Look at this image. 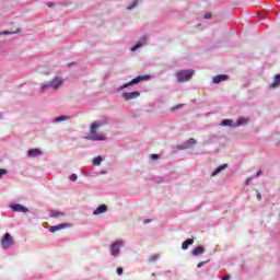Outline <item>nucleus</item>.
Segmentation results:
<instances>
[{
	"instance_id": "f257e3e1",
	"label": "nucleus",
	"mask_w": 280,
	"mask_h": 280,
	"mask_svg": "<svg viewBox=\"0 0 280 280\" xmlns=\"http://www.w3.org/2000/svg\"><path fill=\"white\" fill-rule=\"evenodd\" d=\"M106 120H96L94 121L91 127H90V136L86 137L89 141H105L106 140V135L103 132L97 133V129L102 128V126H106Z\"/></svg>"
},
{
	"instance_id": "f03ea898",
	"label": "nucleus",
	"mask_w": 280,
	"mask_h": 280,
	"mask_svg": "<svg viewBox=\"0 0 280 280\" xmlns=\"http://www.w3.org/2000/svg\"><path fill=\"white\" fill-rule=\"evenodd\" d=\"M177 81L189 82L194 78V70H179L176 72Z\"/></svg>"
},
{
	"instance_id": "7ed1b4c3",
	"label": "nucleus",
	"mask_w": 280,
	"mask_h": 280,
	"mask_svg": "<svg viewBox=\"0 0 280 280\" xmlns=\"http://www.w3.org/2000/svg\"><path fill=\"white\" fill-rule=\"evenodd\" d=\"M145 80H150V77H148V75L137 77V78L132 79L131 81H129L128 83L121 85L118 89V91H124V89H128V86H132L135 84H139V82H145Z\"/></svg>"
},
{
	"instance_id": "20e7f679",
	"label": "nucleus",
	"mask_w": 280,
	"mask_h": 280,
	"mask_svg": "<svg viewBox=\"0 0 280 280\" xmlns=\"http://www.w3.org/2000/svg\"><path fill=\"white\" fill-rule=\"evenodd\" d=\"M121 246H124V241H116V242L112 243L110 255H113V257H117V255H119V253H120Z\"/></svg>"
},
{
	"instance_id": "39448f33",
	"label": "nucleus",
	"mask_w": 280,
	"mask_h": 280,
	"mask_svg": "<svg viewBox=\"0 0 280 280\" xmlns=\"http://www.w3.org/2000/svg\"><path fill=\"white\" fill-rule=\"evenodd\" d=\"M14 244V238L10 233H5L3 238L1 240V246L2 248H10Z\"/></svg>"
},
{
	"instance_id": "423d86ee",
	"label": "nucleus",
	"mask_w": 280,
	"mask_h": 280,
	"mask_svg": "<svg viewBox=\"0 0 280 280\" xmlns=\"http://www.w3.org/2000/svg\"><path fill=\"white\" fill-rule=\"evenodd\" d=\"M50 88L54 89L55 91H58V89L60 86H62V84H65V79L60 78V77H56L54 78L50 82Z\"/></svg>"
},
{
	"instance_id": "0eeeda50",
	"label": "nucleus",
	"mask_w": 280,
	"mask_h": 280,
	"mask_svg": "<svg viewBox=\"0 0 280 280\" xmlns=\"http://www.w3.org/2000/svg\"><path fill=\"white\" fill-rule=\"evenodd\" d=\"M139 95H141V92L136 91V92H127L122 94L124 100H126V102H129V100H137V97H139Z\"/></svg>"
},
{
	"instance_id": "6e6552de",
	"label": "nucleus",
	"mask_w": 280,
	"mask_h": 280,
	"mask_svg": "<svg viewBox=\"0 0 280 280\" xmlns=\"http://www.w3.org/2000/svg\"><path fill=\"white\" fill-rule=\"evenodd\" d=\"M107 211L108 207L106 205H101L93 211V215H102V213H106Z\"/></svg>"
},
{
	"instance_id": "1a4fd4ad",
	"label": "nucleus",
	"mask_w": 280,
	"mask_h": 280,
	"mask_svg": "<svg viewBox=\"0 0 280 280\" xmlns=\"http://www.w3.org/2000/svg\"><path fill=\"white\" fill-rule=\"evenodd\" d=\"M226 80H229V75L218 74L213 78V84H220V82H226Z\"/></svg>"
},
{
	"instance_id": "9d476101",
	"label": "nucleus",
	"mask_w": 280,
	"mask_h": 280,
	"mask_svg": "<svg viewBox=\"0 0 280 280\" xmlns=\"http://www.w3.org/2000/svg\"><path fill=\"white\" fill-rule=\"evenodd\" d=\"M148 43V37H142L140 42H138L133 47H131V51H137L140 47H143Z\"/></svg>"
},
{
	"instance_id": "9b49d317",
	"label": "nucleus",
	"mask_w": 280,
	"mask_h": 280,
	"mask_svg": "<svg viewBox=\"0 0 280 280\" xmlns=\"http://www.w3.org/2000/svg\"><path fill=\"white\" fill-rule=\"evenodd\" d=\"M13 211H18L20 213H27L28 209L27 207L21 206V205H14L12 206Z\"/></svg>"
},
{
	"instance_id": "f8f14e48",
	"label": "nucleus",
	"mask_w": 280,
	"mask_h": 280,
	"mask_svg": "<svg viewBox=\"0 0 280 280\" xmlns=\"http://www.w3.org/2000/svg\"><path fill=\"white\" fill-rule=\"evenodd\" d=\"M280 86V74H276L273 78V82L270 84L271 89H277Z\"/></svg>"
},
{
	"instance_id": "ddd939ff",
	"label": "nucleus",
	"mask_w": 280,
	"mask_h": 280,
	"mask_svg": "<svg viewBox=\"0 0 280 280\" xmlns=\"http://www.w3.org/2000/svg\"><path fill=\"white\" fill-rule=\"evenodd\" d=\"M202 253H205V247L202 246H197L192 249V255L195 257H198V255H202Z\"/></svg>"
},
{
	"instance_id": "4468645a",
	"label": "nucleus",
	"mask_w": 280,
	"mask_h": 280,
	"mask_svg": "<svg viewBox=\"0 0 280 280\" xmlns=\"http://www.w3.org/2000/svg\"><path fill=\"white\" fill-rule=\"evenodd\" d=\"M39 154H40L39 149H31V150H28V152H27V155H28L31 159H34V156H39Z\"/></svg>"
},
{
	"instance_id": "2eb2a0df",
	"label": "nucleus",
	"mask_w": 280,
	"mask_h": 280,
	"mask_svg": "<svg viewBox=\"0 0 280 280\" xmlns=\"http://www.w3.org/2000/svg\"><path fill=\"white\" fill-rule=\"evenodd\" d=\"M191 244H194V238H188V240L184 241L182 244L183 250H187V248H189V246H191Z\"/></svg>"
},
{
	"instance_id": "dca6fc26",
	"label": "nucleus",
	"mask_w": 280,
	"mask_h": 280,
	"mask_svg": "<svg viewBox=\"0 0 280 280\" xmlns=\"http://www.w3.org/2000/svg\"><path fill=\"white\" fill-rule=\"evenodd\" d=\"M61 229H67V224L60 223L50 229V233H56V231H61Z\"/></svg>"
},
{
	"instance_id": "f3484780",
	"label": "nucleus",
	"mask_w": 280,
	"mask_h": 280,
	"mask_svg": "<svg viewBox=\"0 0 280 280\" xmlns=\"http://www.w3.org/2000/svg\"><path fill=\"white\" fill-rule=\"evenodd\" d=\"M61 229H67V224L60 223L50 229V233H56V231H61Z\"/></svg>"
},
{
	"instance_id": "a211bd4d",
	"label": "nucleus",
	"mask_w": 280,
	"mask_h": 280,
	"mask_svg": "<svg viewBox=\"0 0 280 280\" xmlns=\"http://www.w3.org/2000/svg\"><path fill=\"white\" fill-rule=\"evenodd\" d=\"M226 167H229L228 164H222V165H220V166L212 173V176H218V174H220V172H224V170H226Z\"/></svg>"
},
{
	"instance_id": "6ab92c4d",
	"label": "nucleus",
	"mask_w": 280,
	"mask_h": 280,
	"mask_svg": "<svg viewBox=\"0 0 280 280\" xmlns=\"http://www.w3.org/2000/svg\"><path fill=\"white\" fill-rule=\"evenodd\" d=\"M246 124H248V118H238L236 125H234V128L246 126Z\"/></svg>"
},
{
	"instance_id": "aec40b11",
	"label": "nucleus",
	"mask_w": 280,
	"mask_h": 280,
	"mask_svg": "<svg viewBox=\"0 0 280 280\" xmlns=\"http://www.w3.org/2000/svg\"><path fill=\"white\" fill-rule=\"evenodd\" d=\"M67 119H71L69 116H59L54 120V124H60V121H67Z\"/></svg>"
},
{
	"instance_id": "412c9836",
	"label": "nucleus",
	"mask_w": 280,
	"mask_h": 280,
	"mask_svg": "<svg viewBox=\"0 0 280 280\" xmlns=\"http://www.w3.org/2000/svg\"><path fill=\"white\" fill-rule=\"evenodd\" d=\"M220 126H233V119H223Z\"/></svg>"
},
{
	"instance_id": "4be33fe9",
	"label": "nucleus",
	"mask_w": 280,
	"mask_h": 280,
	"mask_svg": "<svg viewBox=\"0 0 280 280\" xmlns=\"http://www.w3.org/2000/svg\"><path fill=\"white\" fill-rule=\"evenodd\" d=\"M92 165H95V166L102 165V156L94 158L92 161Z\"/></svg>"
},
{
	"instance_id": "5701e85b",
	"label": "nucleus",
	"mask_w": 280,
	"mask_h": 280,
	"mask_svg": "<svg viewBox=\"0 0 280 280\" xmlns=\"http://www.w3.org/2000/svg\"><path fill=\"white\" fill-rule=\"evenodd\" d=\"M138 0L132 2V5L128 7L127 10H135L137 8Z\"/></svg>"
},
{
	"instance_id": "b1692460",
	"label": "nucleus",
	"mask_w": 280,
	"mask_h": 280,
	"mask_svg": "<svg viewBox=\"0 0 280 280\" xmlns=\"http://www.w3.org/2000/svg\"><path fill=\"white\" fill-rule=\"evenodd\" d=\"M183 104L176 105L174 107L171 108L172 113H174V110H178V108H183Z\"/></svg>"
},
{
	"instance_id": "393cba45",
	"label": "nucleus",
	"mask_w": 280,
	"mask_h": 280,
	"mask_svg": "<svg viewBox=\"0 0 280 280\" xmlns=\"http://www.w3.org/2000/svg\"><path fill=\"white\" fill-rule=\"evenodd\" d=\"M196 143H197V141H196V139H194V138H190V139L188 140V144H189V145H196Z\"/></svg>"
},
{
	"instance_id": "a878e982",
	"label": "nucleus",
	"mask_w": 280,
	"mask_h": 280,
	"mask_svg": "<svg viewBox=\"0 0 280 280\" xmlns=\"http://www.w3.org/2000/svg\"><path fill=\"white\" fill-rule=\"evenodd\" d=\"M62 215L61 212H51V218H60Z\"/></svg>"
},
{
	"instance_id": "bb28decb",
	"label": "nucleus",
	"mask_w": 280,
	"mask_h": 280,
	"mask_svg": "<svg viewBox=\"0 0 280 280\" xmlns=\"http://www.w3.org/2000/svg\"><path fill=\"white\" fill-rule=\"evenodd\" d=\"M51 86L49 83L42 85V91H47Z\"/></svg>"
},
{
	"instance_id": "cd10ccee",
	"label": "nucleus",
	"mask_w": 280,
	"mask_h": 280,
	"mask_svg": "<svg viewBox=\"0 0 280 280\" xmlns=\"http://www.w3.org/2000/svg\"><path fill=\"white\" fill-rule=\"evenodd\" d=\"M116 272H117V275H124V268L118 267V268L116 269Z\"/></svg>"
},
{
	"instance_id": "c85d7f7f",
	"label": "nucleus",
	"mask_w": 280,
	"mask_h": 280,
	"mask_svg": "<svg viewBox=\"0 0 280 280\" xmlns=\"http://www.w3.org/2000/svg\"><path fill=\"white\" fill-rule=\"evenodd\" d=\"M70 180H78V175L72 174V175L70 176Z\"/></svg>"
},
{
	"instance_id": "c756f323",
	"label": "nucleus",
	"mask_w": 280,
	"mask_h": 280,
	"mask_svg": "<svg viewBox=\"0 0 280 280\" xmlns=\"http://www.w3.org/2000/svg\"><path fill=\"white\" fill-rule=\"evenodd\" d=\"M161 156L159 154H151V159L156 160L160 159Z\"/></svg>"
},
{
	"instance_id": "7c9ffc66",
	"label": "nucleus",
	"mask_w": 280,
	"mask_h": 280,
	"mask_svg": "<svg viewBox=\"0 0 280 280\" xmlns=\"http://www.w3.org/2000/svg\"><path fill=\"white\" fill-rule=\"evenodd\" d=\"M4 174H7V171L3 170V168H0V178H1V176H3Z\"/></svg>"
},
{
	"instance_id": "2f4dec72",
	"label": "nucleus",
	"mask_w": 280,
	"mask_h": 280,
	"mask_svg": "<svg viewBox=\"0 0 280 280\" xmlns=\"http://www.w3.org/2000/svg\"><path fill=\"white\" fill-rule=\"evenodd\" d=\"M205 264H207V261H201L197 265V268H202V266H205Z\"/></svg>"
},
{
	"instance_id": "473e14b6",
	"label": "nucleus",
	"mask_w": 280,
	"mask_h": 280,
	"mask_svg": "<svg viewBox=\"0 0 280 280\" xmlns=\"http://www.w3.org/2000/svg\"><path fill=\"white\" fill-rule=\"evenodd\" d=\"M203 19H211V13H206V14L203 15Z\"/></svg>"
},
{
	"instance_id": "72a5a7b5",
	"label": "nucleus",
	"mask_w": 280,
	"mask_h": 280,
	"mask_svg": "<svg viewBox=\"0 0 280 280\" xmlns=\"http://www.w3.org/2000/svg\"><path fill=\"white\" fill-rule=\"evenodd\" d=\"M187 149H189V144L182 145V150H187Z\"/></svg>"
},
{
	"instance_id": "f704fd0d",
	"label": "nucleus",
	"mask_w": 280,
	"mask_h": 280,
	"mask_svg": "<svg viewBox=\"0 0 280 280\" xmlns=\"http://www.w3.org/2000/svg\"><path fill=\"white\" fill-rule=\"evenodd\" d=\"M257 200H261V192H258V190H257Z\"/></svg>"
},
{
	"instance_id": "c9c22d12",
	"label": "nucleus",
	"mask_w": 280,
	"mask_h": 280,
	"mask_svg": "<svg viewBox=\"0 0 280 280\" xmlns=\"http://www.w3.org/2000/svg\"><path fill=\"white\" fill-rule=\"evenodd\" d=\"M230 279H231L230 276H224V277L222 278V280H230Z\"/></svg>"
},
{
	"instance_id": "e433bc0d",
	"label": "nucleus",
	"mask_w": 280,
	"mask_h": 280,
	"mask_svg": "<svg viewBox=\"0 0 280 280\" xmlns=\"http://www.w3.org/2000/svg\"><path fill=\"white\" fill-rule=\"evenodd\" d=\"M148 222H150V219L144 220V224H148Z\"/></svg>"
},
{
	"instance_id": "4c0bfd02",
	"label": "nucleus",
	"mask_w": 280,
	"mask_h": 280,
	"mask_svg": "<svg viewBox=\"0 0 280 280\" xmlns=\"http://www.w3.org/2000/svg\"><path fill=\"white\" fill-rule=\"evenodd\" d=\"M260 174H261V171H258V172H257V176H259Z\"/></svg>"
},
{
	"instance_id": "58836bf2",
	"label": "nucleus",
	"mask_w": 280,
	"mask_h": 280,
	"mask_svg": "<svg viewBox=\"0 0 280 280\" xmlns=\"http://www.w3.org/2000/svg\"><path fill=\"white\" fill-rule=\"evenodd\" d=\"M48 8H51V4H48Z\"/></svg>"
},
{
	"instance_id": "ea45409f",
	"label": "nucleus",
	"mask_w": 280,
	"mask_h": 280,
	"mask_svg": "<svg viewBox=\"0 0 280 280\" xmlns=\"http://www.w3.org/2000/svg\"><path fill=\"white\" fill-rule=\"evenodd\" d=\"M3 34H9L7 31Z\"/></svg>"
},
{
	"instance_id": "a19ab883",
	"label": "nucleus",
	"mask_w": 280,
	"mask_h": 280,
	"mask_svg": "<svg viewBox=\"0 0 280 280\" xmlns=\"http://www.w3.org/2000/svg\"><path fill=\"white\" fill-rule=\"evenodd\" d=\"M0 117H1V114H0Z\"/></svg>"
}]
</instances>
